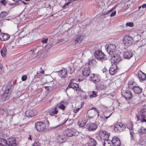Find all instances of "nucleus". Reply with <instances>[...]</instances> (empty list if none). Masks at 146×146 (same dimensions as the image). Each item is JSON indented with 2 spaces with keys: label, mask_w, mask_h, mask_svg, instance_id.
Instances as JSON below:
<instances>
[{
  "label": "nucleus",
  "mask_w": 146,
  "mask_h": 146,
  "mask_svg": "<svg viewBox=\"0 0 146 146\" xmlns=\"http://www.w3.org/2000/svg\"><path fill=\"white\" fill-rule=\"evenodd\" d=\"M122 42L124 45L129 46L133 44L134 40L131 36L126 35L123 37Z\"/></svg>",
  "instance_id": "nucleus-1"
},
{
  "label": "nucleus",
  "mask_w": 146,
  "mask_h": 146,
  "mask_svg": "<svg viewBox=\"0 0 146 146\" xmlns=\"http://www.w3.org/2000/svg\"><path fill=\"white\" fill-rule=\"evenodd\" d=\"M94 56L98 60L102 61L106 59V57L103 52L100 50H96Z\"/></svg>",
  "instance_id": "nucleus-2"
},
{
  "label": "nucleus",
  "mask_w": 146,
  "mask_h": 146,
  "mask_svg": "<svg viewBox=\"0 0 146 146\" xmlns=\"http://www.w3.org/2000/svg\"><path fill=\"white\" fill-rule=\"evenodd\" d=\"M105 49L107 52L110 54H113L116 50V46L113 44H108L105 46Z\"/></svg>",
  "instance_id": "nucleus-3"
},
{
  "label": "nucleus",
  "mask_w": 146,
  "mask_h": 146,
  "mask_svg": "<svg viewBox=\"0 0 146 146\" xmlns=\"http://www.w3.org/2000/svg\"><path fill=\"white\" fill-rule=\"evenodd\" d=\"M10 42L11 46L14 47L15 46H20L21 38H18L17 37L13 36Z\"/></svg>",
  "instance_id": "nucleus-4"
},
{
  "label": "nucleus",
  "mask_w": 146,
  "mask_h": 146,
  "mask_svg": "<svg viewBox=\"0 0 146 146\" xmlns=\"http://www.w3.org/2000/svg\"><path fill=\"white\" fill-rule=\"evenodd\" d=\"M125 129L124 124L121 123H118L114 127V130L117 133L120 132L125 130Z\"/></svg>",
  "instance_id": "nucleus-5"
},
{
  "label": "nucleus",
  "mask_w": 146,
  "mask_h": 146,
  "mask_svg": "<svg viewBox=\"0 0 146 146\" xmlns=\"http://www.w3.org/2000/svg\"><path fill=\"white\" fill-rule=\"evenodd\" d=\"M76 131L74 129H66L63 132L64 135L68 137L75 136L76 135Z\"/></svg>",
  "instance_id": "nucleus-6"
},
{
  "label": "nucleus",
  "mask_w": 146,
  "mask_h": 146,
  "mask_svg": "<svg viewBox=\"0 0 146 146\" xmlns=\"http://www.w3.org/2000/svg\"><path fill=\"white\" fill-rule=\"evenodd\" d=\"M35 127L37 131H43L45 129L46 125L41 121L37 122L35 124Z\"/></svg>",
  "instance_id": "nucleus-7"
},
{
  "label": "nucleus",
  "mask_w": 146,
  "mask_h": 146,
  "mask_svg": "<svg viewBox=\"0 0 146 146\" xmlns=\"http://www.w3.org/2000/svg\"><path fill=\"white\" fill-rule=\"evenodd\" d=\"M121 95L126 100H129L132 98V94L131 92L128 90L123 91L121 93Z\"/></svg>",
  "instance_id": "nucleus-8"
},
{
  "label": "nucleus",
  "mask_w": 146,
  "mask_h": 146,
  "mask_svg": "<svg viewBox=\"0 0 146 146\" xmlns=\"http://www.w3.org/2000/svg\"><path fill=\"white\" fill-rule=\"evenodd\" d=\"M38 114L36 110L35 109L27 110L25 112V115L28 117H33Z\"/></svg>",
  "instance_id": "nucleus-9"
},
{
  "label": "nucleus",
  "mask_w": 146,
  "mask_h": 146,
  "mask_svg": "<svg viewBox=\"0 0 146 146\" xmlns=\"http://www.w3.org/2000/svg\"><path fill=\"white\" fill-rule=\"evenodd\" d=\"M90 79L92 82L95 84L99 82L100 80V76L96 74H92L90 75Z\"/></svg>",
  "instance_id": "nucleus-10"
},
{
  "label": "nucleus",
  "mask_w": 146,
  "mask_h": 146,
  "mask_svg": "<svg viewBox=\"0 0 146 146\" xmlns=\"http://www.w3.org/2000/svg\"><path fill=\"white\" fill-rule=\"evenodd\" d=\"M97 124L94 123H89L87 124L86 128L90 131H95L97 128Z\"/></svg>",
  "instance_id": "nucleus-11"
},
{
  "label": "nucleus",
  "mask_w": 146,
  "mask_h": 146,
  "mask_svg": "<svg viewBox=\"0 0 146 146\" xmlns=\"http://www.w3.org/2000/svg\"><path fill=\"white\" fill-rule=\"evenodd\" d=\"M111 141L113 146H119L121 144L119 138L117 137H113Z\"/></svg>",
  "instance_id": "nucleus-12"
},
{
  "label": "nucleus",
  "mask_w": 146,
  "mask_h": 146,
  "mask_svg": "<svg viewBox=\"0 0 146 146\" xmlns=\"http://www.w3.org/2000/svg\"><path fill=\"white\" fill-rule=\"evenodd\" d=\"M68 87L72 88L76 91H79L80 89L79 85L78 84H74V83L70 82L68 87L66 88V90L68 88Z\"/></svg>",
  "instance_id": "nucleus-13"
},
{
  "label": "nucleus",
  "mask_w": 146,
  "mask_h": 146,
  "mask_svg": "<svg viewBox=\"0 0 146 146\" xmlns=\"http://www.w3.org/2000/svg\"><path fill=\"white\" fill-rule=\"evenodd\" d=\"M111 60L112 62L116 64H118L121 60V58L119 55L114 54L111 57Z\"/></svg>",
  "instance_id": "nucleus-14"
},
{
  "label": "nucleus",
  "mask_w": 146,
  "mask_h": 146,
  "mask_svg": "<svg viewBox=\"0 0 146 146\" xmlns=\"http://www.w3.org/2000/svg\"><path fill=\"white\" fill-rule=\"evenodd\" d=\"M133 56V53L131 50L124 51L123 57L126 59H129Z\"/></svg>",
  "instance_id": "nucleus-15"
},
{
  "label": "nucleus",
  "mask_w": 146,
  "mask_h": 146,
  "mask_svg": "<svg viewBox=\"0 0 146 146\" xmlns=\"http://www.w3.org/2000/svg\"><path fill=\"white\" fill-rule=\"evenodd\" d=\"M16 141L15 138L13 137L9 138L7 141V145L8 146H15Z\"/></svg>",
  "instance_id": "nucleus-16"
},
{
  "label": "nucleus",
  "mask_w": 146,
  "mask_h": 146,
  "mask_svg": "<svg viewBox=\"0 0 146 146\" xmlns=\"http://www.w3.org/2000/svg\"><path fill=\"white\" fill-rule=\"evenodd\" d=\"M7 91L6 90L5 92L4 93L2 96V100L3 101H5L9 100L10 98V94L9 93V89H7Z\"/></svg>",
  "instance_id": "nucleus-17"
},
{
  "label": "nucleus",
  "mask_w": 146,
  "mask_h": 146,
  "mask_svg": "<svg viewBox=\"0 0 146 146\" xmlns=\"http://www.w3.org/2000/svg\"><path fill=\"white\" fill-rule=\"evenodd\" d=\"M30 32L28 30L25 29V30H22L20 32L19 35L21 37H24L26 36L29 37L30 36Z\"/></svg>",
  "instance_id": "nucleus-18"
},
{
  "label": "nucleus",
  "mask_w": 146,
  "mask_h": 146,
  "mask_svg": "<svg viewBox=\"0 0 146 146\" xmlns=\"http://www.w3.org/2000/svg\"><path fill=\"white\" fill-rule=\"evenodd\" d=\"M90 73V69L88 66L85 67L82 70V74L84 76H89Z\"/></svg>",
  "instance_id": "nucleus-19"
},
{
  "label": "nucleus",
  "mask_w": 146,
  "mask_h": 146,
  "mask_svg": "<svg viewBox=\"0 0 146 146\" xmlns=\"http://www.w3.org/2000/svg\"><path fill=\"white\" fill-rule=\"evenodd\" d=\"M138 76L140 81L144 80L146 78V74L141 70L138 71Z\"/></svg>",
  "instance_id": "nucleus-20"
},
{
  "label": "nucleus",
  "mask_w": 146,
  "mask_h": 146,
  "mask_svg": "<svg viewBox=\"0 0 146 146\" xmlns=\"http://www.w3.org/2000/svg\"><path fill=\"white\" fill-rule=\"evenodd\" d=\"M140 117V119L144 118H145L146 117V109H142L140 112V114H136V117L137 118V119H138V117Z\"/></svg>",
  "instance_id": "nucleus-21"
},
{
  "label": "nucleus",
  "mask_w": 146,
  "mask_h": 146,
  "mask_svg": "<svg viewBox=\"0 0 146 146\" xmlns=\"http://www.w3.org/2000/svg\"><path fill=\"white\" fill-rule=\"evenodd\" d=\"M67 71L66 69L63 68L58 72V75L62 78H64L67 76Z\"/></svg>",
  "instance_id": "nucleus-22"
},
{
  "label": "nucleus",
  "mask_w": 146,
  "mask_h": 146,
  "mask_svg": "<svg viewBox=\"0 0 146 146\" xmlns=\"http://www.w3.org/2000/svg\"><path fill=\"white\" fill-rule=\"evenodd\" d=\"M83 37L84 36L83 35H79L77 36L74 40L75 44L81 43L83 39Z\"/></svg>",
  "instance_id": "nucleus-23"
},
{
  "label": "nucleus",
  "mask_w": 146,
  "mask_h": 146,
  "mask_svg": "<svg viewBox=\"0 0 146 146\" xmlns=\"http://www.w3.org/2000/svg\"><path fill=\"white\" fill-rule=\"evenodd\" d=\"M9 38V35L6 33L0 34V39L2 41H5L7 40Z\"/></svg>",
  "instance_id": "nucleus-24"
},
{
  "label": "nucleus",
  "mask_w": 146,
  "mask_h": 146,
  "mask_svg": "<svg viewBox=\"0 0 146 146\" xmlns=\"http://www.w3.org/2000/svg\"><path fill=\"white\" fill-rule=\"evenodd\" d=\"M88 146H95L96 143V141L94 139L90 138L88 141Z\"/></svg>",
  "instance_id": "nucleus-25"
},
{
  "label": "nucleus",
  "mask_w": 146,
  "mask_h": 146,
  "mask_svg": "<svg viewBox=\"0 0 146 146\" xmlns=\"http://www.w3.org/2000/svg\"><path fill=\"white\" fill-rule=\"evenodd\" d=\"M132 90L134 92L137 94H139L142 91V89L139 87L135 86H134Z\"/></svg>",
  "instance_id": "nucleus-26"
},
{
  "label": "nucleus",
  "mask_w": 146,
  "mask_h": 146,
  "mask_svg": "<svg viewBox=\"0 0 146 146\" xmlns=\"http://www.w3.org/2000/svg\"><path fill=\"white\" fill-rule=\"evenodd\" d=\"M116 66H112L110 68L109 72L110 74L111 75H113L117 72V70L116 69Z\"/></svg>",
  "instance_id": "nucleus-27"
},
{
  "label": "nucleus",
  "mask_w": 146,
  "mask_h": 146,
  "mask_svg": "<svg viewBox=\"0 0 146 146\" xmlns=\"http://www.w3.org/2000/svg\"><path fill=\"white\" fill-rule=\"evenodd\" d=\"M7 141L4 139L0 138V146H7Z\"/></svg>",
  "instance_id": "nucleus-28"
},
{
  "label": "nucleus",
  "mask_w": 146,
  "mask_h": 146,
  "mask_svg": "<svg viewBox=\"0 0 146 146\" xmlns=\"http://www.w3.org/2000/svg\"><path fill=\"white\" fill-rule=\"evenodd\" d=\"M7 113L8 111L6 109H4L2 108H0V113L3 116L5 117L9 115Z\"/></svg>",
  "instance_id": "nucleus-29"
},
{
  "label": "nucleus",
  "mask_w": 146,
  "mask_h": 146,
  "mask_svg": "<svg viewBox=\"0 0 146 146\" xmlns=\"http://www.w3.org/2000/svg\"><path fill=\"white\" fill-rule=\"evenodd\" d=\"M127 86L129 88L132 89L134 86H135V83L134 81L130 80Z\"/></svg>",
  "instance_id": "nucleus-30"
},
{
  "label": "nucleus",
  "mask_w": 146,
  "mask_h": 146,
  "mask_svg": "<svg viewBox=\"0 0 146 146\" xmlns=\"http://www.w3.org/2000/svg\"><path fill=\"white\" fill-rule=\"evenodd\" d=\"M111 141L109 139H106L104 141V146H113Z\"/></svg>",
  "instance_id": "nucleus-31"
},
{
  "label": "nucleus",
  "mask_w": 146,
  "mask_h": 146,
  "mask_svg": "<svg viewBox=\"0 0 146 146\" xmlns=\"http://www.w3.org/2000/svg\"><path fill=\"white\" fill-rule=\"evenodd\" d=\"M138 131L141 134H145L146 133V128L142 127L138 130Z\"/></svg>",
  "instance_id": "nucleus-32"
},
{
  "label": "nucleus",
  "mask_w": 146,
  "mask_h": 146,
  "mask_svg": "<svg viewBox=\"0 0 146 146\" xmlns=\"http://www.w3.org/2000/svg\"><path fill=\"white\" fill-rule=\"evenodd\" d=\"M97 91H93L91 94H90L89 95L90 98H94L96 97L97 94Z\"/></svg>",
  "instance_id": "nucleus-33"
},
{
  "label": "nucleus",
  "mask_w": 146,
  "mask_h": 146,
  "mask_svg": "<svg viewBox=\"0 0 146 146\" xmlns=\"http://www.w3.org/2000/svg\"><path fill=\"white\" fill-rule=\"evenodd\" d=\"M1 54L2 56H5L6 54V48L3 47L1 50Z\"/></svg>",
  "instance_id": "nucleus-34"
},
{
  "label": "nucleus",
  "mask_w": 146,
  "mask_h": 146,
  "mask_svg": "<svg viewBox=\"0 0 146 146\" xmlns=\"http://www.w3.org/2000/svg\"><path fill=\"white\" fill-rule=\"evenodd\" d=\"M141 117H138V119L137 120V122L138 123H143L144 122H145L146 123V119H145V118H141L140 119Z\"/></svg>",
  "instance_id": "nucleus-35"
},
{
  "label": "nucleus",
  "mask_w": 146,
  "mask_h": 146,
  "mask_svg": "<svg viewBox=\"0 0 146 146\" xmlns=\"http://www.w3.org/2000/svg\"><path fill=\"white\" fill-rule=\"evenodd\" d=\"M9 13L8 11L5 12L3 11L0 14V17L1 18H3L8 15Z\"/></svg>",
  "instance_id": "nucleus-36"
},
{
  "label": "nucleus",
  "mask_w": 146,
  "mask_h": 146,
  "mask_svg": "<svg viewBox=\"0 0 146 146\" xmlns=\"http://www.w3.org/2000/svg\"><path fill=\"white\" fill-rule=\"evenodd\" d=\"M11 21L14 23L18 24L20 23L21 21V19H11Z\"/></svg>",
  "instance_id": "nucleus-37"
},
{
  "label": "nucleus",
  "mask_w": 146,
  "mask_h": 146,
  "mask_svg": "<svg viewBox=\"0 0 146 146\" xmlns=\"http://www.w3.org/2000/svg\"><path fill=\"white\" fill-rule=\"evenodd\" d=\"M102 134L104 136H105L107 138H108L110 135L109 133H108L105 131H102Z\"/></svg>",
  "instance_id": "nucleus-38"
},
{
  "label": "nucleus",
  "mask_w": 146,
  "mask_h": 146,
  "mask_svg": "<svg viewBox=\"0 0 146 146\" xmlns=\"http://www.w3.org/2000/svg\"><path fill=\"white\" fill-rule=\"evenodd\" d=\"M62 124H60L56 126H55L51 127L50 129L51 130L53 129L57 130L61 128L60 126H61Z\"/></svg>",
  "instance_id": "nucleus-39"
},
{
  "label": "nucleus",
  "mask_w": 146,
  "mask_h": 146,
  "mask_svg": "<svg viewBox=\"0 0 146 146\" xmlns=\"http://www.w3.org/2000/svg\"><path fill=\"white\" fill-rule=\"evenodd\" d=\"M78 125L80 127H83L85 125L86 123L85 122H84L82 121H78Z\"/></svg>",
  "instance_id": "nucleus-40"
},
{
  "label": "nucleus",
  "mask_w": 146,
  "mask_h": 146,
  "mask_svg": "<svg viewBox=\"0 0 146 146\" xmlns=\"http://www.w3.org/2000/svg\"><path fill=\"white\" fill-rule=\"evenodd\" d=\"M119 103L118 101H115L113 103V105L114 106V108H117L119 106Z\"/></svg>",
  "instance_id": "nucleus-41"
},
{
  "label": "nucleus",
  "mask_w": 146,
  "mask_h": 146,
  "mask_svg": "<svg viewBox=\"0 0 146 146\" xmlns=\"http://www.w3.org/2000/svg\"><path fill=\"white\" fill-rule=\"evenodd\" d=\"M98 45L94 44L91 46L90 47V48L92 50H96V49H97Z\"/></svg>",
  "instance_id": "nucleus-42"
},
{
  "label": "nucleus",
  "mask_w": 146,
  "mask_h": 146,
  "mask_svg": "<svg viewBox=\"0 0 146 146\" xmlns=\"http://www.w3.org/2000/svg\"><path fill=\"white\" fill-rule=\"evenodd\" d=\"M68 69H69L70 70H68V72L70 74H71L74 72V69L72 67H69Z\"/></svg>",
  "instance_id": "nucleus-43"
},
{
  "label": "nucleus",
  "mask_w": 146,
  "mask_h": 146,
  "mask_svg": "<svg viewBox=\"0 0 146 146\" xmlns=\"http://www.w3.org/2000/svg\"><path fill=\"white\" fill-rule=\"evenodd\" d=\"M38 52V51H36V50L35 49H33L30 50V53L31 54H33L35 53H37Z\"/></svg>",
  "instance_id": "nucleus-44"
},
{
  "label": "nucleus",
  "mask_w": 146,
  "mask_h": 146,
  "mask_svg": "<svg viewBox=\"0 0 146 146\" xmlns=\"http://www.w3.org/2000/svg\"><path fill=\"white\" fill-rule=\"evenodd\" d=\"M82 107V106L81 105V106L80 107H78V108H76L73 111L75 113H77L79 110L81 109Z\"/></svg>",
  "instance_id": "nucleus-45"
},
{
  "label": "nucleus",
  "mask_w": 146,
  "mask_h": 146,
  "mask_svg": "<svg viewBox=\"0 0 146 146\" xmlns=\"http://www.w3.org/2000/svg\"><path fill=\"white\" fill-rule=\"evenodd\" d=\"M58 108L62 110H64L65 109V106L62 104H60V105H57Z\"/></svg>",
  "instance_id": "nucleus-46"
},
{
  "label": "nucleus",
  "mask_w": 146,
  "mask_h": 146,
  "mask_svg": "<svg viewBox=\"0 0 146 146\" xmlns=\"http://www.w3.org/2000/svg\"><path fill=\"white\" fill-rule=\"evenodd\" d=\"M133 25L134 24L133 22L127 23L126 24V26H129L130 27H133Z\"/></svg>",
  "instance_id": "nucleus-47"
},
{
  "label": "nucleus",
  "mask_w": 146,
  "mask_h": 146,
  "mask_svg": "<svg viewBox=\"0 0 146 146\" xmlns=\"http://www.w3.org/2000/svg\"><path fill=\"white\" fill-rule=\"evenodd\" d=\"M33 146H41L40 144L38 141H35L33 144Z\"/></svg>",
  "instance_id": "nucleus-48"
},
{
  "label": "nucleus",
  "mask_w": 146,
  "mask_h": 146,
  "mask_svg": "<svg viewBox=\"0 0 146 146\" xmlns=\"http://www.w3.org/2000/svg\"><path fill=\"white\" fill-rule=\"evenodd\" d=\"M128 128L129 129V133H130V134L131 135V137L132 136V135H133V132L131 130L132 128V126H131L129 128H128Z\"/></svg>",
  "instance_id": "nucleus-49"
},
{
  "label": "nucleus",
  "mask_w": 146,
  "mask_h": 146,
  "mask_svg": "<svg viewBox=\"0 0 146 146\" xmlns=\"http://www.w3.org/2000/svg\"><path fill=\"white\" fill-rule=\"evenodd\" d=\"M27 76L26 75L23 76L21 78V79L23 81H25L27 79Z\"/></svg>",
  "instance_id": "nucleus-50"
},
{
  "label": "nucleus",
  "mask_w": 146,
  "mask_h": 146,
  "mask_svg": "<svg viewBox=\"0 0 146 146\" xmlns=\"http://www.w3.org/2000/svg\"><path fill=\"white\" fill-rule=\"evenodd\" d=\"M40 76V73H39L37 72L36 74L34 76V78H39V77Z\"/></svg>",
  "instance_id": "nucleus-51"
},
{
  "label": "nucleus",
  "mask_w": 146,
  "mask_h": 146,
  "mask_svg": "<svg viewBox=\"0 0 146 146\" xmlns=\"http://www.w3.org/2000/svg\"><path fill=\"white\" fill-rule=\"evenodd\" d=\"M71 3L69 1H68L67 3H66V4L65 5H63L62 7L63 8H65L66 6H68V5Z\"/></svg>",
  "instance_id": "nucleus-52"
},
{
  "label": "nucleus",
  "mask_w": 146,
  "mask_h": 146,
  "mask_svg": "<svg viewBox=\"0 0 146 146\" xmlns=\"http://www.w3.org/2000/svg\"><path fill=\"white\" fill-rule=\"evenodd\" d=\"M57 108L56 107H55V108L54 110V111H53L52 112L53 113V114H56L58 112V111L57 110H56Z\"/></svg>",
  "instance_id": "nucleus-53"
},
{
  "label": "nucleus",
  "mask_w": 146,
  "mask_h": 146,
  "mask_svg": "<svg viewBox=\"0 0 146 146\" xmlns=\"http://www.w3.org/2000/svg\"><path fill=\"white\" fill-rule=\"evenodd\" d=\"M0 3H1L3 4V5H5L7 3L5 0H2L1 1H0Z\"/></svg>",
  "instance_id": "nucleus-54"
},
{
  "label": "nucleus",
  "mask_w": 146,
  "mask_h": 146,
  "mask_svg": "<svg viewBox=\"0 0 146 146\" xmlns=\"http://www.w3.org/2000/svg\"><path fill=\"white\" fill-rule=\"evenodd\" d=\"M116 14V11H113L110 15L111 17H113Z\"/></svg>",
  "instance_id": "nucleus-55"
},
{
  "label": "nucleus",
  "mask_w": 146,
  "mask_h": 146,
  "mask_svg": "<svg viewBox=\"0 0 146 146\" xmlns=\"http://www.w3.org/2000/svg\"><path fill=\"white\" fill-rule=\"evenodd\" d=\"M48 38H46L42 40V42L44 43H47V41Z\"/></svg>",
  "instance_id": "nucleus-56"
},
{
  "label": "nucleus",
  "mask_w": 146,
  "mask_h": 146,
  "mask_svg": "<svg viewBox=\"0 0 146 146\" xmlns=\"http://www.w3.org/2000/svg\"><path fill=\"white\" fill-rule=\"evenodd\" d=\"M100 88H101L102 89H104L106 88V85L104 86V85H103L102 86V85H101L100 86Z\"/></svg>",
  "instance_id": "nucleus-57"
},
{
  "label": "nucleus",
  "mask_w": 146,
  "mask_h": 146,
  "mask_svg": "<svg viewBox=\"0 0 146 146\" xmlns=\"http://www.w3.org/2000/svg\"><path fill=\"white\" fill-rule=\"evenodd\" d=\"M76 80H75V79H73L70 81V82H72V83H74V84H76Z\"/></svg>",
  "instance_id": "nucleus-58"
},
{
  "label": "nucleus",
  "mask_w": 146,
  "mask_h": 146,
  "mask_svg": "<svg viewBox=\"0 0 146 146\" xmlns=\"http://www.w3.org/2000/svg\"><path fill=\"white\" fill-rule=\"evenodd\" d=\"M107 70L106 67H104V68H103L102 70V71L103 72V73H104Z\"/></svg>",
  "instance_id": "nucleus-59"
},
{
  "label": "nucleus",
  "mask_w": 146,
  "mask_h": 146,
  "mask_svg": "<svg viewBox=\"0 0 146 146\" xmlns=\"http://www.w3.org/2000/svg\"><path fill=\"white\" fill-rule=\"evenodd\" d=\"M142 8H146V4H144L141 5Z\"/></svg>",
  "instance_id": "nucleus-60"
},
{
  "label": "nucleus",
  "mask_w": 146,
  "mask_h": 146,
  "mask_svg": "<svg viewBox=\"0 0 146 146\" xmlns=\"http://www.w3.org/2000/svg\"><path fill=\"white\" fill-rule=\"evenodd\" d=\"M49 114L50 115L52 116L54 115V114H53V113L52 111L49 112Z\"/></svg>",
  "instance_id": "nucleus-61"
},
{
  "label": "nucleus",
  "mask_w": 146,
  "mask_h": 146,
  "mask_svg": "<svg viewBox=\"0 0 146 146\" xmlns=\"http://www.w3.org/2000/svg\"><path fill=\"white\" fill-rule=\"evenodd\" d=\"M94 109L95 110V111H96L98 113V116L99 115V111H98L96 108H94Z\"/></svg>",
  "instance_id": "nucleus-62"
},
{
  "label": "nucleus",
  "mask_w": 146,
  "mask_h": 146,
  "mask_svg": "<svg viewBox=\"0 0 146 146\" xmlns=\"http://www.w3.org/2000/svg\"><path fill=\"white\" fill-rule=\"evenodd\" d=\"M111 113L108 116H104V117H105V118L106 119H108V118H109L110 117V116L111 115Z\"/></svg>",
  "instance_id": "nucleus-63"
},
{
  "label": "nucleus",
  "mask_w": 146,
  "mask_h": 146,
  "mask_svg": "<svg viewBox=\"0 0 146 146\" xmlns=\"http://www.w3.org/2000/svg\"><path fill=\"white\" fill-rule=\"evenodd\" d=\"M117 5H115L113 7L114 9L117 7Z\"/></svg>",
  "instance_id": "nucleus-64"
}]
</instances>
